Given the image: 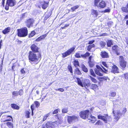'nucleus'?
I'll return each mask as SVG.
<instances>
[{
    "mask_svg": "<svg viewBox=\"0 0 128 128\" xmlns=\"http://www.w3.org/2000/svg\"><path fill=\"white\" fill-rule=\"evenodd\" d=\"M115 109V110H113L112 113L114 114V119L116 121H117L122 115L124 116L126 112V108L122 109L121 107L119 105H117Z\"/></svg>",
    "mask_w": 128,
    "mask_h": 128,
    "instance_id": "obj_1",
    "label": "nucleus"
},
{
    "mask_svg": "<svg viewBox=\"0 0 128 128\" xmlns=\"http://www.w3.org/2000/svg\"><path fill=\"white\" fill-rule=\"evenodd\" d=\"M39 56H38L36 55L31 51L30 52L29 54L28 58L29 61L30 62H33L35 64H37L38 62Z\"/></svg>",
    "mask_w": 128,
    "mask_h": 128,
    "instance_id": "obj_2",
    "label": "nucleus"
},
{
    "mask_svg": "<svg viewBox=\"0 0 128 128\" xmlns=\"http://www.w3.org/2000/svg\"><path fill=\"white\" fill-rule=\"evenodd\" d=\"M78 85H80L82 87H84L86 88L90 86L91 83L89 80L88 79H84L83 80L82 82L81 80L79 78H76Z\"/></svg>",
    "mask_w": 128,
    "mask_h": 128,
    "instance_id": "obj_3",
    "label": "nucleus"
},
{
    "mask_svg": "<svg viewBox=\"0 0 128 128\" xmlns=\"http://www.w3.org/2000/svg\"><path fill=\"white\" fill-rule=\"evenodd\" d=\"M98 119L102 120L105 123H107L112 120L111 116H108L107 114H104L103 116L99 115L98 116Z\"/></svg>",
    "mask_w": 128,
    "mask_h": 128,
    "instance_id": "obj_4",
    "label": "nucleus"
},
{
    "mask_svg": "<svg viewBox=\"0 0 128 128\" xmlns=\"http://www.w3.org/2000/svg\"><path fill=\"white\" fill-rule=\"evenodd\" d=\"M102 66L104 70L99 66L97 65L96 66V67L97 69H96L95 71V73L96 74L100 76H102L103 75L100 72H104L106 73H107L108 72L107 69H106Z\"/></svg>",
    "mask_w": 128,
    "mask_h": 128,
    "instance_id": "obj_5",
    "label": "nucleus"
},
{
    "mask_svg": "<svg viewBox=\"0 0 128 128\" xmlns=\"http://www.w3.org/2000/svg\"><path fill=\"white\" fill-rule=\"evenodd\" d=\"M18 36L21 37H25L27 36L28 34V31L26 27L18 29Z\"/></svg>",
    "mask_w": 128,
    "mask_h": 128,
    "instance_id": "obj_6",
    "label": "nucleus"
},
{
    "mask_svg": "<svg viewBox=\"0 0 128 128\" xmlns=\"http://www.w3.org/2000/svg\"><path fill=\"white\" fill-rule=\"evenodd\" d=\"M90 111L88 110H86L81 112L80 113V117L84 119L87 118L89 116Z\"/></svg>",
    "mask_w": 128,
    "mask_h": 128,
    "instance_id": "obj_7",
    "label": "nucleus"
},
{
    "mask_svg": "<svg viewBox=\"0 0 128 128\" xmlns=\"http://www.w3.org/2000/svg\"><path fill=\"white\" fill-rule=\"evenodd\" d=\"M75 47H72L68 50L65 52L62 53V57L64 58L68 56L70 54L73 52L75 49Z\"/></svg>",
    "mask_w": 128,
    "mask_h": 128,
    "instance_id": "obj_8",
    "label": "nucleus"
},
{
    "mask_svg": "<svg viewBox=\"0 0 128 128\" xmlns=\"http://www.w3.org/2000/svg\"><path fill=\"white\" fill-rule=\"evenodd\" d=\"M120 66L122 68H125L126 64V62L124 60L123 57L122 56L120 57Z\"/></svg>",
    "mask_w": 128,
    "mask_h": 128,
    "instance_id": "obj_9",
    "label": "nucleus"
},
{
    "mask_svg": "<svg viewBox=\"0 0 128 128\" xmlns=\"http://www.w3.org/2000/svg\"><path fill=\"white\" fill-rule=\"evenodd\" d=\"M112 48V50L115 52L117 55H119L120 53L121 49L116 45L114 46Z\"/></svg>",
    "mask_w": 128,
    "mask_h": 128,
    "instance_id": "obj_10",
    "label": "nucleus"
},
{
    "mask_svg": "<svg viewBox=\"0 0 128 128\" xmlns=\"http://www.w3.org/2000/svg\"><path fill=\"white\" fill-rule=\"evenodd\" d=\"M78 119V117L74 115L72 116H68V123H71L72 121L77 120Z\"/></svg>",
    "mask_w": 128,
    "mask_h": 128,
    "instance_id": "obj_11",
    "label": "nucleus"
},
{
    "mask_svg": "<svg viewBox=\"0 0 128 128\" xmlns=\"http://www.w3.org/2000/svg\"><path fill=\"white\" fill-rule=\"evenodd\" d=\"M121 9L124 12L128 13V3L126 7H122ZM124 18L125 20L128 19V14L126 15Z\"/></svg>",
    "mask_w": 128,
    "mask_h": 128,
    "instance_id": "obj_12",
    "label": "nucleus"
},
{
    "mask_svg": "<svg viewBox=\"0 0 128 128\" xmlns=\"http://www.w3.org/2000/svg\"><path fill=\"white\" fill-rule=\"evenodd\" d=\"M87 119L89 120V122L92 123H94L96 120V118L95 117L90 115H89Z\"/></svg>",
    "mask_w": 128,
    "mask_h": 128,
    "instance_id": "obj_13",
    "label": "nucleus"
},
{
    "mask_svg": "<svg viewBox=\"0 0 128 128\" xmlns=\"http://www.w3.org/2000/svg\"><path fill=\"white\" fill-rule=\"evenodd\" d=\"M31 49L33 53L38 52L39 48L35 44H32L31 46Z\"/></svg>",
    "mask_w": 128,
    "mask_h": 128,
    "instance_id": "obj_14",
    "label": "nucleus"
},
{
    "mask_svg": "<svg viewBox=\"0 0 128 128\" xmlns=\"http://www.w3.org/2000/svg\"><path fill=\"white\" fill-rule=\"evenodd\" d=\"M34 20L33 19L30 18L27 20L26 22V26L28 28L32 26L34 23Z\"/></svg>",
    "mask_w": 128,
    "mask_h": 128,
    "instance_id": "obj_15",
    "label": "nucleus"
},
{
    "mask_svg": "<svg viewBox=\"0 0 128 128\" xmlns=\"http://www.w3.org/2000/svg\"><path fill=\"white\" fill-rule=\"evenodd\" d=\"M46 124L47 128H55L56 124L55 122L51 123L48 122Z\"/></svg>",
    "mask_w": 128,
    "mask_h": 128,
    "instance_id": "obj_16",
    "label": "nucleus"
},
{
    "mask_svg": "<svg viewBox=\"0 0 128 128\" xmlns=\"http://www.w3.org/2000/svg\"><path fill=\"white\" fill-rule=\"evenodd\" d=\"M6 3L10 6L12 7L16 4V1L15 0H7Z\"/></svg>",
    "mask_w": 128,
    "mask_h": 128,
    "instance_id": "obj_17",
    "label": "nucleus"
},
{
    "mask_svg": "<svg viewBox=\"0 0 128 128\" xmlns=\"http://www.w3.org/2000/svg\"><path fill=\"white\" fill-rule=\"evenodd\" d=\"M106 6V4L105 2L103 0H102L101 2H100L97 7L102 8H104Z\"/></svg>",
    "mask_w": 128,
    "mask_h": 128,
    "instance_id": "obj_18",
    "label": "nucleus"
},
{
    "mask_svg": "<svg viewBox=\"0 0 128 128\" xmlns=\"http://www.w3.org/2000/svg\"><path fill=\"white\" fill-rule=\"evenodd\" d=\"M112 68L111 71L112 72L115 74L118 72V67L115 65L112 64Z\"/></svg>",
    "mask_w": 128,
    "mask_h": 128,
    "instance_id": "obj_19",
    "label": "nucleus"
},
{
    "mask_svg": "<svg viewBox=\"0 0 128 128\" xmlns=\"http://www.w3.org/2000/svg\"><path fill=\"white\" fill-rule=\"evenodd\" d=\"M100 55L103 58H108V53L105 51H102L101 52Z\"/></svg>",
    "mask_w": 128,
    "mask_h": 128,
    "instance_id": "obj_20",
    "label": "nucleus"
},
{
    "mask_svg": "<svg viewBox=\"0 0 128 128\" xmlns=\"http://www.w3.org/2000/svg\"><path fill=\"white\" fill-rule=\"evenodd\" d=\"M10 27H8L6 28L4 30H2V32L4 34H6L10 32Z\"/></svg>",
    "mask_w": 128,
    "mask_h": 128,
    "instance_id": "obj_21",
    "label": "nucleus"
},
{
    "mask_svg": "<svg viewBox=\"0 0 128 128\" xmlns=\"http://www.w3.org/2000/svg\"><path fill=\"white\" fill-rule=\"evenodd\" d=\"M91 14L92 15L96 16L98 15V12L96 10H91Z\"/></svg>",
    "mask_w": 128,
    "mask_h": 128,
    "instance_id": "obj_22",
    "label": "nucleus"
},
{
    "mask_svg": "<svg viewBox=\"0 0 128 128\" xmlns=\"http://www.w3.org/2000/svg\"><path fill=\"white\" fill-rule=\"evenodd\" d=\"M48 3L46 2H44V3H42V4H41L42 8L44 9H46L48 6Z\"/></svg>",
    "mask_w": 128,
    "mask_h": 128,
    "instance_id": "obj_23",
    "label": "nucleus"
},
{
    "mask_svg": "<svg viewBox=\"0 0 128 128\" xmlns=\"http://www.w3.org/2000/svg\"><path fill=\"white\" fill-rule=\"evenodd\" d=\"M81 68L82 70L85 72H88V70L84 64H82L81 66Z\"/></svg>",
    "mask_w": 128,
    "mask_h": 128,
    "instance_id": "obj_24",
    "label": "nucleus"
},
{
    "mask_svg": "<svg viewBox=\"0 0 128 128\" xmlns=\"http://www.w3.org/2000/svg\"><path fill=\"white\" fill-rule=\"evenodd\" d=\"M6 124L7 126L9 128H13V124L11 122H8L6 123Z\"/></svg>",
    "mask_w": 128,
    "mask_h": 128,
    "instance_id": "obj_25",
    "label": "nucleus"
},
{
    "mask_svg": "<svg viewBox=\"0 0 128 128\" xmlns=\"http://www.w3.org/2000/svg\"><path fill=\"white\" fill-rule=\"evenodd\" d=\"M11 106L12 108L18 110L19 109V107L17 105L14 104H11Z\"/></svg>",
    "mask_w": 128,
    "mask_h": 128,
    "instance_id": "obj_26",
    "label": "nucleus"
},
{
    "mask_svg": "<svg viewBox=\"0 0 128 128\" xmlns=\"http://www.w3.org/2000/svg\"><path fill=\"white\" fill-rule=\"evenodd\" d=\"M30 110L29 111L26 110L25 111V116L27 118H30Z\"/></svg>",
    "mask_w": 128,
    "mask_h": 128,
    "instance_id": "obj_27",
    "label": "nucleus"
},
{
    "mask_svg": "<svg viewBox=\"0 0 128 128\" xmlns=\"http://www.w3.org/2000/svg\"><path fill=\"white\" fill-rule=\"evenodd\" d=\"M89 78H90L92 81V82H94V83H96L97 82V81L96 80L95 78L92 77L90 76H88Z\"/></svg>",
    "mask_w": 128,
    "mask_h": 128,
    "instance_id": "obj_28",
    "label": "nucleus"
},
{
    "mask_svg": "<svg viewBox=\"0 0 128 128\" xmlns=\"http://www.w3.org/2000/svg\"><path fill=\"white\" fill-rule=\"evenodd\" d=\"M112 44V42L111 40H108L107 42V45L108 46L110 47Z\"/></svg>",
    "mask_w": 128,
    "mask_h": 128,
    "instance_id": "obj_29",
    "label": "nucleus"
},
{
    "mask_svg": "<svg viewBox=\"0 0 128 128\" xmlns=\"http://www.w3.org/2000/svg\"><path fill=\"white\" fill-rule=\"evenodd\" d=\"M74 66L76 67L78 66H79V62L78 60H75L74 61Z\"/></svg>",
    "mask_w": 128,
    "mask_h": 128,
    "instance_id": "obj_30",
    "label": "nucleus"
},
{
    "mask_svg": "<svg viewBox=\"0 0 128 128\" xmlns=\"http://www.w3.org/2000/svg\"><path fill=\"white\" fill-rule=\"evenodd\" d=\"M94 45L93 44L92 45H90L88 46L87 50H88L90 51V50L92 48L94 47Z\"/></svg>",
    "mask_w": 128,
    "mask_h": 128,
    "instance_id": "obj_31",
    "label": "nucleus"
},
{
    "mask_svg": "<svg viewBox=\"0 0 128 128\" xmlns=\"http://www.w3.org/2000/svg\"><path fill=\"white\" fill-rule=\"evenodd\" d=\"M12 95L13 97L17 96L18 95V93L17 92L14 91L12 93Z\"/></svg>",
    "mask_w": 128,
    "mask_h": 128,
    "instance_id": "obj_32",
    "label": "nucleus"
},
{
    "mask_svg": "<svg viewBox=\"0 0 128 128\" xmlns=\"http://www.w3.org/2000/svg\"><path fill=\"white\" fill-rule=\"evenodd\" d=\"M103 123L100 120H98L96 123L95 124L96 125H101Z\"/></svg>",
    "mask_w": 128,
    "mask_h": 128,
    "instance_id": "obj_33",
    "label": "nucleus"
},
{
    "mask_svg": "<svg viewBox=\"0 0 128 128\" xmlns=\"http://www.w3.org/2000/svg\"><path fill=\"white\" fill-rule=\"evenodd\" d=\"M76 73L78 75H81L82 73L78 68H77L76 69Z\"/></svg>",
    "mask_w": 128,
    "mask_h": 128,
    "instance_id": "obj_34",
    "label": "nucleus"
},
{
    "mask_svg": "<svg viewBox=\"0 0 128 128\" xmlns=\"http://www.w3.org/2000/svg\"><path fill=\"white\" fill-rule=\"evenodd\" d=\"M90 74L92 75L93 76H94L96 77V75L94 74V72L92 69H90Z\"/></svg>",
    "mask_w": 128,
    "mask_h": 128,
    "instance_id": "obj_35",
    "label": "nucleus"
},
{
    "mask_svg": "<svg viewBox=\"0 0 128 128\" xmlns=\"http://www.w3.org/2000/svg\"><path fill=\"white\" fill-rule=\"evenodd\" d=\"M35 108L34 104H32L31 106V108L32 110V115H33V111L34 110Z\"/></svg>",
    "mask_w": 128,
    "mask_h": 128,
    "instance_id": "obj_36",
    "label": "nucleus"
},
{
    "mask_svg": "<svg viewBox=\"0 0 128 128\" xmlns=\"http://www.w3.org/2000/svg\"><path fill=\"white\" fill-rule=\"evenodd\" d=\"M100 44L102 48H103L106 45V43L105 42H100Z\"/></svg>",
    "mask_w": 128,
    "mask_h": 128,
    "instance_id": "obj_37",
    "label": "nucleus"
},
{
    "mask_svg": "<svg viewBox=\"0 0 128 128\" xmlns=\"http://www.w3.org/2000/svg\"><path fill=\"white\" fill-rule=\"evenodd\" d=\"M34 104L36 108H38L40 106V104L38 101H36L34 102Z\"/></svg>",
    "mask_w": 128,
    "mask_h": 128,
    "instance_id": "obj_38",
    "label": "nucleus"
},
{
    "mask_svg": "<svg viewBox=\"0 0 128 128\" xmlns=\"http://www.w3.org/2000/svg\"><path fill=\"white\" fill-rule=\"evenodd\" d=\"M100 0H94V5L96 6H97L98 4L99 1Z\"/></svg>",
    "mask_w": 128,
    "mask_h": 128,
    "instance_id": "obj_39",
    "label": "nucleus"
},
{
    "mask_svg": "<svg viewBox=\"0 0 128 128\" xmlns=\"http://www.w3.org/2000/svg\"><path fill=\"white\" fill-rule=\"evenodd\" d=\"M98 88V86L95 84H92V86L91 87V89L94 90Z\"/></svg>",
    "mask_w": 128,
    "mask_h": 128,
    "instance_id": "obj_40",
    "label": "nucleus"
},
{
    "mask_svg": "<svg viewBox=\"0 0 128 128\" xmlns=\"http://www.w3.org/2000/svg\"><path fill=\"white\" fill-rule=\"evenodd\" d=\"M75 56L77 58H79L80 57V54L79 52H78L76 53V54L75 55Z\"/></svg>",
    "mask_w": 128,
    "mask_h": 128,
    "instance_id": "obj_41",
    "label": "nucleus"
},
{
    "mask_svg": "<svg viewBox=\"0 0 128 128\" xmlns=\"http://www.w3.org/2000/svg\"><path fill=\"white\" fill-rule=\"evenodd\" d=\"M49 115L50 114H46L45 116H44V118H43V121H45L46 119L49 116Z\"/></svg>",
    "mask_w": 128,
    "mask_h": 128,
    "instance_id": "obj_42",
    "label": "nucleus"
},
{
    "mask_svg": "<svg viewBox=\"0 0 128 128\" xmlns=\"http://www.w3.org/2000/svg\"><path fill=\"white\" fill-rule=\"evenodd\" d=\"M79 6H76L72 7L71 9L72 10V11H74L76 9L78 8Z\"/></svg>",
    "mask_w": 128,
    "mask_h": 128,
    "instance_id": "obj_43",
    "label": "nucleus"
},
{
    "mask_svg": "<svg viewBox=\"0 0 128 128\" xmlns=\"http://www.w3.org/2000/svg\"><path fill=\"white\" fill-rule=\"evenodd\" d=\"M88 63L89 64V66L90 67H92L94 65V64L93 63V61H89Z\"/></svg>",
    "mask_w": 128,
    "mask_h": 128,
    "instance_id": "obj_44",
    "label": "nucleus"
},
{
    "mask_svg": "<svg viewBox=\"0 0 128 128\" xmlns=\"http://www.w3.org/2000/svg\"><path fill=\"white\" fill-rule=\"evenodd\" d=\"M10 117V118H8V119H6V120L3 121V122H4L6 121H11V119H12V118L11 116H8L7 117Z\"/></svg>",
    "mask_w": 128,
    "mask_h": 128,
    "instance_id": "obj_45",
    "label": "nucleus"
},
{
    "mask_svg": "<svg viewBox=\"0 0 128 128\" xmlns=\"http://www.w3.org/2000/svg\"><path fill=\"white\" fill-rule=\"evenodd\" d=\"M48 34H45L44 35H43L42 36H40V38L41 39V40L44 39L45 37Z\"/></svg>",
    "mask_w": 128,
    "mask_h": 128,
    "instance_id": "obj_46",
    "label": "nucleus"
},
{
    "mask_svg": "<svg viewBox=\"0 0 128 128\" xmlns=\"http://www.w3.org/2000/svg\"><path fill=\"white\" fill-rule=\"evenodd\" d=\"M62 112L63 113H66L68 112V109L67 108H64L62 110Z\"/></svg>",
    "mask_w": 128,
    "mask_h": 128,
    "instance_id": "obj_47",
    "label": "nucleus"
},
{
    "mask_svg": "<svg viewBox=\"0 0 128 128\" xmlns=\"http://www.w3.org/2000/svg\"><path fill=\"white\" fill-rule=\"evenodd\" d=\"M35 34V32L34 31H32L30 35V36L32 37Z\"/></svg>",
    "mask_w": 128,
    "mask_h": 128,
    "instance_id": "obj_48",
    "label": "nucleus"
},
{
    "mask_svg": "<svg viewBox=\"0 0 128 128\" xmlns=\"http://www.w3.org/2000/svg\"><path fill=\"white\" fill-rule=\"evenodd\" d=\"M60 110L58 109H57L56 110L53 112V114H57L58 111Z\"/></svg>",
    "mask_w": 128,
    "mask_h": 128,
    "instance_id": "obj_49",
    "label": "nucleus"
},
{
    "mask_svg": "<svg viewBox=\"0 0 128 128\" xmlns=\"http://www.w3.org/2000/svg\"><path fill=\"white\" fill-rule=\"evenodd\" d=\"M68 70H69L70 72L71 73H72V67L71 66H69L68 67Z\"/></svg>",
    "mask_w": 128,
    "mask_h": 128,
    "instance_id": "obj_50",
    "label": "nucleus"
},
{
    "mask_svg": "<svg viewBox=\"0 0 128 128\" xmlns=\"http://www.w3.org/2000/svg\"><path fill=\"white\" fill-rule=\"evenodd\" d=\"M41 128H47L46 123H44L41 126Z\"/></svg>",
    "mask_w": 128,
    "mask_h": 128,
    "instance_id": "obj_51",
    "label": "nucleus"
},
{
    "mask_svg": "<svg viewBox=\"0 0 128 128\" xmlns=\"http://www.w3.org/2000/svg\"><path fill=\"white\" fill-rule=\"evenodd\" d=\"M18 93L19 95L20 96L22 95L23 94V92L22 90H19L18 92Z\"/></svg>",
    "mask_w": 128,
    "mask_h": 128,
    "instance_id": "obj_52",
    "label": "nucleus"
},
{
    "mask_svg": "<svg viewBox=\"0 0 128 128\" xmlns=\"http://www.w3.org/2000/svg\"><path fill=\"white\" fill-rule=\"evenodd\" d=\"M116 94V92H114L111 93L110 96L112 97H114L115 96Z\"/></svg>",
    "mask_w": 128,
    "mask_h": 128,
    "instance_id": "obj_53",
    "label": "nucleus"
},
{
    "mask_svg": "<svg viewBox=\"0 0 128 128\" xmlns=\"http://www.w3.org/2000/svg\"><path fill=\"white\" fill-rule=\"evenodd\" d=\"M102 64L104 66H105L106 67V68L108 67L107 64H106V62H102ZM107 69L108 70V68H107Z\"/></svg>",
    "mask_w": 128,
    "mask_h": 128,
    "instance_id": "obj_54",
    "label": "nucleus"
},
{
    "mask_svg": "<svg viewBox=\"0 0 128 128\" xmlns=\"http://www.w3.org/2000/svg\"><path fill=\"white\" fill-rule=\"evenodd\" d=\"M9 5H8V4H7V3H6V6L5 7V9L6 10H8L9 9Z\"/></svg>",
    "mask_w": 128,
    "mask_h": 128,
    "instance_id": "obj_55",
    "label": "nucleus"
},
{
    "mask_svg": "<svg viewBox=\"0 0 128 128\" xmlns=\"http://www.w3.org/2000/svg\"><path fill=\"white\" fill-rule=\"evenodd\" d=\"M124 77L126 79H128V74H124Z\"/></svg>",
    "mask_w": 128,
    "mask_h": 128,
    "instance_id": "obj_56",
    "label": "nucleus"
},
{
    "mask_svg": "<svg viewBox=\"0 0 128 128\" xmlns=\"http://www.w3.org/2000/svg\"><path fill=\"white\" fill-rule=\"evenodd\" d=\"M94 42V40H92L88 42L89 44H92Z\"/></svg>",
    "mask_w": 128,
    "mask_h": 128,
    "instance_id": "obj_57",
    "label": "nucleus"
},
{
    "mask_svg": "<svg viewBox=\"0 0 128 128\" xmlns=\"http://www.w3.org/2000/svg\"><path fill=\"white\" fill-rule=\"evenodd\" d=\"M41 39L40 38V37H38V38L36 39V42H39L41 40Z\"/></svg>",
    "mask_w": 128,
    "mask_h": 128,
    "instance_id": "obj_58",
    "label": "nucleus"
},
{
    "mask_svg": "<svg viewBox=\"0 0 128 128\" xmlns=\"http://www.w3.org/2000/svg\"><path fill=\"white\" fill-rule=\"evenodd\" d=\"M110 11V9H106L104 10V12H109Z\"/></svg>",
    "mask_w": 128,
    "mask_h": 128,
    "instance_id": "obj_59",
    "label": "nucleus"
},
{
    "mask_svg": "<svg viewBox=\"0 0 128 128\" xmlns=\"http://www.w3.org/2000/svg\"><path fill=\"white\" fill-rule=\"evenodd\" d=\"M21 72L22 74H24L25 73V72L24 70L23 69H22L21 70Z\"/></svg>",
    "mask_w": 128,
    "mask_h": 128,
    "instance_id": "obj_60",
    "label": "nucleus"
},
{
    "mask_svg": "<svg viewBox=\"0 0 128 128\" xmlns=\"http://www.w3.org/2000/svg\"><path fill=\"white\" fill-rule=\"evenodd\" d=\"M2 40H0V49L1 48L2 46Z\"/></svg>",
    "mask_w": 128,
    "mask_h": 128,
    "instance_id": "obj_61",
    "label": "nucleus"
},
{
    "mask_svg": "<svg viewBox=\"0 0 128 128\" xmlns=\"http://www.w3.org/2000/svg\"><path fill=\"white\" fill-rule=\"evenodd\" d=\"M85 54L86 57L89 56L90 55V54L88 52H86Z\"/></svg>",
    "mask_w": 128,
    "mask_h": 128,
    "instance_id": "obj_62",
    "label": "nucleus"
},
{
    "mask_svg": "<svg viewBox=\"0 0 128 128\" xmlns=\"http://www.w3.org/2000/svg\"><path fill=\"white\" fill-rule=\"evenodd\" d=\"M59 91L61 92H63L64 91V89L62 88H60Z\"/></svg>",
    "mask_w": 128,
    "mask_h": 128,
    "instance_id": "obj_63",
    "label": "nucleus"
},
{
    "mask_svg": "<svg viewBox=\"0 0 128 128\" xmlns=\"http://www.w3.org/2000/svg\"><path fill=\"white\" fill-rule=\"evenodd\" d=\"M92 57L91 56H90L89 57V61H92Z\"/></svg>",
    "mask_w": 128,
    "mask_h": 128,
    "instance_id": "obj_64",
    "label": "nucleus"
}]
</instances>
